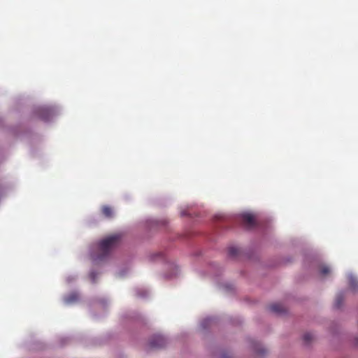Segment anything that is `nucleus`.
Wrapping results in <instances>:
<instances>
[{
	"instance_id": "nucleus-1",
	"label": "nucleus",
	"mask_w": 358,
	"mask_h": 358,
	"mask_svg": "<svg viewBox=\"0 0 358 358\" xmlns=\"http://www.w3.org/2000/svg\"><path fill=\"white\" fill-rule=\"evenodd\" d=\"M121 239L120 234H114L101 240L99 243V254L94 257V260L96 262L103 261L110 252L120 243Z\"/></svg>"
},
{
	"instance_id": "nucleus-2",
	"label": "nucleus",
	"mask_w": 358,
	"mask_h": 358,
	"mask_svg": "<svg viewBox=\"0 0 358 358\" xmlns=\"http://www.w3.org/2000/svg\"><path fill=\"white\" fill-rule=\"evenodd\" d=\"M166 345V339L160 335L155 336L152 338L149 343L151 348H161Z\"/></svg>"
},
{
	"instance_id": "nucleus-3",
	"label": "nucleus",
	"mask_w": 358,
	"mask_h": 358,
	"mask_svg": "<svg viewBox=\"0 0 358 358\" xmlns=\"http://www.w3.org/2000/svg\"><path fill=\"white\" fill-rule=\"evenodd\" d=\"M242 223L248 228H252L256 225V220L253 215L243 213L241 215Z\"/></svg>"
},
{
	"instance_id": "nucleus-4",
	"label": "nucleus",
	"mask_w": 358,
	"mask_h": 358,
	"mask_svg": "<svg viewBox=\"0 0 358 358\" xmlns=\"http://www.w3.org/2000/svg\"><path fill=\"white\" fill-rule=\"evenodd\" d=\"M268 308L270 311L277 314H281L285 311V307L278 303L271 304Z\"/></svg>"
},
{
	"instance_id": "nucleus-5",
	"label": "nucleus",
	"mask_w": 358,
	"mask_h": 358,
	"mask_svg": "<svg viewBox=\"0 0 358 358\" xmlns=\"http://www.w3.org/2000/svg\"><path fill=\"white\" fill-rule=\"evenodd\" d=\"M101 213L106 218H112L114 216L113 209L109 206H103L101 207Z\"/></svg>"
},
{
	"instance_id": "nucleus-6",
	"label": "nucleus",
	"mask_w": 358,
	"mask_h": 358,
	"mask_svg": "<svg viewBox=\"0 0 358 358\" xmlns=\"http://www.w3.org/2000/svg\"><path fill=\"white\" fill-rule=\"evenodd\" d=\"M343 294H338L336 296V301H335V307L337 308H339L343 303Z\"/></svg>"
},
{
	"instance_id": "nucleus-7",
	"label": "nucleus",
	"mask_w": 358,
	"mask_h": 358,
	"mask_svg": "<svg viewBox=\"0 0 358 358\" xmlns=\"http://www.w3.org/2000/svg\"><path fill=\"white\" fill-rule=\"evenodd\" d=\"M228 252L229 256L236 257L239 253V250L236 247H231L229 248Z\"/></svg>"
},
{
	"instance_id": "nucleus-8",
	"label": "nucleus",
	"mask_w": 358,
	"mask_h": 358,
	"mask_svg": "<svg viewBox=\"0 0 358 358\" xmlns=\"http://www.w3.org/2000/svg\"><path fill=\"white\" fill-rule=\"evenodd\" d=\"M44 113L46 114L45 116H43L42 118L43 120L48 121L50 119V117L52 115V111L49 109H43L42 110Z\"/></svg>"
},
{
	"instance_id": "nucleus-9",
	"label": "nucleus",
	"mask_w": 358,
	"mask_h": 358,
	"mask_svg": "<svg viewBox=\"0 0 358 358\" xmlns=\"http://www.w3.org/2000/svg\"><path fill=\"white\" fill-rule=\"evenodd\" d=\"M329 273H330V269H329V268L328 266H322V268L320 269L321 275H327Z\"/></svg>"
},
{
	"instance_id": "nucleus-10",
	"label": "nucleus",
	"mask_w": 358,
	"mask_h": 358,
	"mask_svg": "<svg viewBox=\"0 0 358 358\" xmlns=\"http://www.w3.org/2000/svg\"><path fill=\"white\" fill-rule=\"evenodd\" d=\"M313 338V336L311 333H306L303 335V340L306 343L310 341Z\"/></svg>"
},
{
	"instance_id": "nucleus-11",
	"label": "nucleus",
	"mask_w": 358,
	"mask_h": 358,
	"mask_svg": "<svg viewBox=\"0 0 358 358\" xmlns=\"http://www.w3.org/2000/svg\"><path fill=\"white\" fill-rule=\"evenodd\" d=\"M78 299V296L76 294H71L66 299V301L68 303L76 301Z\"/></svg>"
},
{
	"instance_id": "nucleus-12",
	"label": "nucleus",
	"mask_w": 358,
	"mask_h": 358,
	"mask_svg": "<svg viewBox=\"0 0 358 358\" xmlns=\"http://www.w3.org/2000/svg\"><path fill=\"white\" fill-rule=\"evenodd\" d=\"M356 285V280L354 278L350 279V286L352 288L355 289Z\"/></svg>"
},
{
	"instance_id": "nucleus-13",
	"label": "nucleus",
	"mask_w": 358,
	"mask_h": 358,
	"mask_svg": "<svg viewBox=\"0 0 358 358\" xmlns=\"http://www.w3.org/2000/svg\"><path fill=\"white\" fill-rule=\"evenodd\" d=\"M91 278H92V281H93V282H95V275H94V273H91Z\"/></svg>"
}]
</instances>
